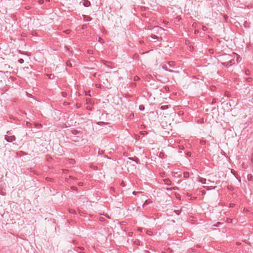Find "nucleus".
<instances>
[{
    "instance_id": "7ed1b4c3",
    "label": "nucleus",
    "mask_w": 253,
    "mask_h": 253,
    "mask_svg": "<svg viewBox=\"0 0 253 253\" xmlns=\"http://www.w3.org/2000/svg\"><path fill=\"white\" fill-rule=\"evenodd\" d=\"M83 3V5L85 7H89L90 5V2L88 0H82L80 3Z\"/></svg>"
},
{
    "instance_id": "f8f14e48",
    "label": "nucleus",
    "mask_w": 253,
    "mask_h": 253,
    "mask_svg": "<svg viewBox=\"0 0 253 253\" xmlns=\"http://www.w3.org/2000/svg\"><path fill=\"white\" fill-rule=\"evenodd\" d=\"M35 126L36 127L39 128H40L42 127V125L40 124L36 123Z\"/></svg>"
},
{
    "instance_id": "e433bc0d",
    "label": "nucleus",
    "mask_w": 253,
    "mask_h": 253,
    "mask_svg": "<svg viewBox=\"0 0 253 253\" xmlns=\"http://www.w3.org/2000/svg\"><path fill=\"white\" fill-rule=\"evenodd\" d=\"M67 171H68V170L65 169V171H64V173H66Z\"/></svg>"
},
{
    "instance_id": "a211bd4d",
    "label": "nucleus",
    "mask_w": 253,
    "mask_h": 253,
    "mask_svg": "<svg viewBox=\"0 0 253 253\" xmlns=\"http://www.w3.org/2000/svg\"><path fill=\"white\" fill-rule=\"evenodd\" d=\"M69 212L70 213H75L76 212V211L74 210H73V209H70L69 210Z\"/></svg>"
},
{
    "instance_id": "20e7f679",
    "label": "nucleus",
    "mask_w": 253,
    "mask_h": 253,
    "mask_svg": "<svg viewBox=\"0 0 253 253\" xmlns=\"http://www.w3.org/2000/svg\"><path fill=\"white\" fill-rule=\"evenodd\" d=\"M233 57L234 60L235 58H236L237 62L239 63L240 62L241 58L238 54L236 53H233Z\"/></svg>"
},
{
    "instance_id": "58836bf2",
    "label": "nucleus",
    "mask_w": 253,
    "mask_h": 253,
    "mask_svg": "<svg viewBox=\"0 0 253 253\" xmlns=\"http://www.w3.org/2000/svg\"><path fill=\"white\" fill-rule=\"evenodd\" d=\"M130 235H131V234H132V232L129 233Z\"/></svg>"
},
{
    "instance_id": "423d86ee",
    "label": "nucleus",
    "mask_w": 253,
    "mask_h": 253,
    "mask_svg": "<svg viewBox=\"0 0 253 253\" xmlns=\"http://www.w3.org/2000/svg\"><path fill=\"white\" fill-rule=\"evenodd\" d=\"M162 69H163L164 70L167 71H168L169 72H170V73H173V72H175L174 71L172 70H170V69H169L167 66L165 65V66H163L162 67Z\"/></svg>"
},
{
    "instance_id": "dca6fc26",
    "label": "nucleus",
    "mask_w": 253,
    "mask_h": 253,
    "mask_svg": "<svg viewBox=\"0 0 253 253\" xmlns=\"http://www.w3.org/2000/svg\"><path fill=\"white\" fill-rule=\"evenodd\" d=\"M47 76L49 79H52L54 76V75L52 74H48V75H47Z\"/></svg>"
},
{
    "instance_id": "c756f323",
    "label": "nucleus",
    "mask_w": 253,
    "mask_h": 253,
    "mask_svg": "<svg viewBox=\"0 0 253 253\" xmlns=\"http://www.w3.org/2000/svg\"><path fill=\"white\" fill-rule=\"evenodd\" d=\"M153 39H158V37L157 36H154V37H152Z\"/></svg>"
},
{
    "instance_id": "ddd939ff",
    "label": "nucleus",
    "mask_w": 253,
    "mask_h": 253,
    "mask_svg": "<svg viewBox=\"0 0 253 253\" xmlns=\"http://www.w3.org/2000/svg\"><path fill=\"white\" fill-rule=\"evenodd\" d=\"M169 64L170 66L173 67L174 65V62L173 61H170L169 62Z\"/></svg>"
},
{
    "instance_id": "6e6552de",
    "label": "nucleus",
    "mask_w": 253,
    "mask_h": 253,
    "mask_svg": "<svg viewBox=\"0 0 253 253\" xmlns=\"http://www.w3.org/2000/svg\"><path fill=\"white\" fill-rule=\"evenodd\" d=\"M151 203H152V201H151L150 200H147L145 201V202L143 204L142 206H143V207H144Z\"/></svg>"
},
{
    "instance_id": "ea45409f",
    "label": "nucleus",
    "mask_w": 253,
    "mask_h": 253,
    "mask_svg": "<svg viewBox=\"0 0 253 253\" xmlns=\"http://www.w3.org/2000/svg\"><path fill=\"white\" fill-rule=\"evenodd\" d=\"M130 235H131V234H132V232L129 233Z\"/></svg>"
},
{
    "instance_id": "4468645a",
    "label": "nucleus",
    "mask_w": 253,
    "mask_h": 253,
    "mask_svg": "<svg viewBox=\"0 0 253 253\" xmlns=\"http://www.w3.org/2000/svg\"><path fill=\"white\" fill-rule=\"evenodd\" d=\"M145 109V107L143 105H140L139 106V110L141 111H143Z\"/></svg>"
},
{
    "instance_id": "c9c22d12",
    "label": "nucleus",
    "mask_w": 253,
    "mask_h": 253,
    "mask_svg": "<svg viewBox=\"0 0 253 253\" xmlns=\"http://www.w3.org/2000/svg\"><path fill=\"white\" fill-rule=\"evenodd\" d=\"M67 171H68V170L65 169V171H64V173H66Z\"/></svg>"
},
{
    "instance_id": "9b49d317",
    "label": "nucleus",
    "mask_w": 253,
    "mask_h": 253,
    "mask_svg": "<svg viewBox=\"0 0 253 253\" xmlns=\"http://www.w3.org/2000/svg\"><path fill=\"white\" fill-rule=\"evenodd\" d=\"M66 65H67V66H68L69 67H72V63H71V61L70 60H68L66 62Z\"/></svg>"
},
{
    "instance_id": "9d476101",
    "label": "nucleus",
    "mask_w": 253,
    "mask_h": 253,
    "mask_svg": "<svg viewBox=\"0 0 253 253\" xmlns=\"http://www.w3.org/2000/svg\"><path fill=\"white\" fill-rule=\"evenodd\" d=\"M134 244L136 245H140V241L138 239H135L133 241Z\"/></svg>"
},
{
    "instance_id": "39448f33",
    "label": "nucleus",
    "mask_w": 253,
    "mask_h": 253,
    "mask_svg": "<svg viewBox=\"0 0 253 253\" xmlns=\"http://www.w3.org/2000/svg\"><path fill=\"white\" fill-rule=\"evenodd\" d=\"M84 20L86 22L90 21L92 20V18L87 15H83Z\"/></svg>"
},
{
    "instance_id": "cd10ccee",
    "label": "nucleus",
    "mask_w": 253,
    "mask_h": 253,
    "mask_svg": "<svg viewBox=\"0 0 253 253\" xmlns=\"http://www.w3.org/2000/svg\"><path fill=\"white\" fill-rule=\"evenodd\" d=\"M84 68H85V69H90V70H91V69H94L93 68H89V67H85Z\"/></svg>"
},
{
    "instance_id": "2eb2a0df",
    "label": "nucleus",
    "mask_w": 253,
    "mask_h": 253,
    "mask_svg": "<svg viewBox=\"0 0 253 253\" xmlns=\"http://www.w3.org/2000/svg\"><path fill=\"white\" fill-rule=\"evenodd\" d=\"M172 189H173V190H177V189H178V187H172V188H167L168 190H171Z\"/></svg>"
},
{
    "instance_id": "72a5a7b5",
    "label": "nucleus",
    "mask_w": 253,
    "mask_h": 253,
    "mask_svg": "<svg viewBox=\"0 0 253 253\" xmlns=\"http://www.w3.org/2000/svg\"><path fill=\"white\" fill-rule=\"evenodd\" d=\"M80 249H81V250H84V248L83 247H81V248H80Z\"/></svg>"
},
{
    "instance_id": "0eeeda50",
    "label": "nucleus",
    "mask_w": 253,
    "mask_h": 253,
    "mask_svg": "<svg viewBox=\"0 0 253 253\" xmlns=\"http://www.w3.org/2000/svg\"><path fill=\"white\" fill-rule=\"evenodd\" d=\"M164 181L166 185H170L171 184V182L169 179H165Z\"/></svg>"
},
{
    "instance_id": "4be33fe9",
    "label": "nucleus",
    "mask_w": 253,
    "mask_h": 253,
    "mask_svg": "<svg viewBox=\"0 0 253 253\" xmlns=\"http://www.w3.org/2000/svg\"><path fill=\"white\" fill-rule=\"evenodd\" d=\"M206 179H204L201 180V182L203 184H206Z\"/></svg>"
},
{
    "instance_id": "b1692460",
    "label": "nucleus",
    "mask_w": 253,
    "mask_h": 253,
    "mask_svg": "<svg viewBox=\"0 0 253 253\" xmlns=\"http://www.w3.org/2000/svg\"><path fill=\"white\" fill-rule=\"evenodd\" d=\"M139 79V78L138 77H137V76H135V77H134V80H135V81H137V80H138Z\"/></svg>"
},
{
    "instance_id": "f704fd0d",
    "label": "nucleus",
    "mask_w": 253,
    "mask_h": 253,
    "mask_svg": "<svg viewBox=\"0 0 253 253\" xmlns=\"http://www.w3.org/2000/svg\"><path fill=\"white\" fill-rule=\"evenodd\" d=\"M251 160L252 162H253V158H251Z\"/></svg>"
},
{
    "instance_id": "f03ea898",
    "label": "nucleus",
    "mask_w": 253,
    "mask_h": 253,
    "mask_svg": "<svg viewBox=\"0 0 253 253\" xmlns=\"http://www.w3.org/2000/svg\"><path fill=\"white\" fill-rule=\"evenodd\" d=\"M6 134H7L4 136V139L7 141V142H12L15 140V136L12 135V133L10 131H7L6 132Z\"/></svg>"
},
{
    "instance_id": "a878e982",
    "label": "nucleus",
    "mask_w": 253,
    "mask_h": 253,
    "mask_svg": "<svg viewBox=\"0 0 253 253\" xmlns=\"http://www.w3.org/2000/svg\"><path fill=\"white\" fill-rule=\"evenodd\" d=\"M77 132H78V130H74V131H73V133L74 134H77Z\"/></svg>"
},
{
    "instance_id": "412c9836",
    "label": "nucleus",
    "mask_w": 253,
    "mask_h": 253,
    "mask_svg": "<svg viewBox=\"0 0 253 253\" xmlns=\"http://www.w3.org/2000/svg\"><path fill=\"white\" fill-rule=\"evenodd\" d=\"M248 179H249V181H250V180H252V179H251V178H252V175H249L248 176Z\"/></svg>"
},
{
    "instance_id": "bb28decb",
    "label": "nucleus",
    "mask_w": 253,
    "mask_h": 253,
    "mask_svg": "<svg viewBox=\"0 0 253 253\" xmlns=\"http://www.w3.org/2000/svg\"><path fill=\"white\" fill-rule=\"evenodd\" d=\"M137 211H141V208L140 207H138L137 208Z\"/></svg>"
},
{
    "instance_id": "2f4dec72",
    "label": "nucleus",
    "mask_w": 253,
    "mask_h": 253,
    "mask_svg": "<svg viewBox=\"0 0 253 253\" xmlns=\"http://www.w3.org/2000/svg\"><path fill=\"white\" fill-rule=\"evenodd\" d=\"M132 194H133V195H136V194H137V192H135V191H133V192H132Z\"/></svg>"
},
{
    "instance_id": "1a4fd4ad",
    "label": "nucleus",
    "mask_w": 253,
    "mask_h": 253,
    "mask_svg": "<svg viewBox=\"0 0 253 253\" xmlns=\"http://www.w3.org/2000/svg\"><path fill=\"white\" fill-rule=\"evenodd\" d=\"M183 176L184 178H188L189 177L190 174L188 172L186 171L183 173Z\"/></svg>"
},
{
    "instance_id": "5701e85b",
    "label": "nucleus",
    "mask_w": 253,
    "mask_h": 253,
    "mask_svg": "<svg viewBox=\"0 0 253 253\" xmlns=\"http://www.w3.org/2000/svg\"><path fill=\"white\" fill-rule=\"evenodd\" d=\"M87 52L88 54H92L93 53V51L91 50H88Z\"/></svg>"
},
{
    "instance_id": "4c0bfd02",
    "label": "nucleus",
    "mask_w": 253,
    "mask_h": 253,
    "mask_svg": "<svg viewBox=\"0 0 253 253\" xmlns=\"http://www.w3.org/2000/svg\"><path fill=\"white\" fill-rule=\"evenodd\" d=\"M67 171H68V170L65 169V171H64V173H66Z\"/></svg>"
},
{
    "instance_id": "c85d7f7f",
    "label": "nucleus",
    "mask_w": 253,
    "mask_h": 253,
    "mask_svg": "<svg viewBox=\"0 0 253 253\" xmlns=\"http://www.w3.org/2000/svg\"><path fill=\"white\" fill-rule=\"evenodd\" d=\"M86 27V25H83L82 26V29H84Z\"/></svg>"
},
{
    "instance_id": "473e14b6",
    "label": "nucleus",
    "mask_w": 253,
    "mask_h": 253,
    "mask_svg": "<svg viewBox=\"0 0 253 253\" xmlns=\"http://www.w3.org/2000/svg\"><path fill=\"white\" fill-rule=\"evenodd\" d=\"M79 186H82L83 185V183H82V182L79 183Z\"/></svg>"
},
{
    "instance_id": "6ab92c4d",
    "label": "nucleus",
    "mask_w": 253,
    "mask_h": 253,
    "mask_svg": "<svg viewBox=\"0 0 253 253\" xmlns=\"http://www.w3.org/2000/svg\"><path fill=\"white\" fill-rule=\"evenodd\" d=\"M221 224H222L221 222H218L216 224L214 225V226L218 227Z\"/></svg>"
},
{
    "instance_id": "7c9ffc66",
    "label": "nucleus",
    "mask_w": 253,
    "mask_h": 253,
    "mask_svg": "<svg viewBox=\"0 0 253 253\" xmlns=\"http://www.w3.org/2000/svg\"><path fill=\"white\" fill-rule=\"evenodd\" d=\"M249 72H250V71L249 70H246V74L247 75H248L249 74Z\"/></svg>"
},
{
    "instance_id": "f257e3e1",
    "label": "nucleus",
    "mask_w": 253,
    "mask_h": 253,
    "mask_svg": "<svg viewBox=\"0 0 253 253\" xmlns=\"http://www.w3.org/2000/svg\"><path fill=\"white\" fill-rule=\"evenodd\" d=\"M223 60L226 61L222 63V65L223 66L229 67L232 65L234 64L235 62L232 55L230 54H224L222 55Z\"/></svg>"
},
{
    "instance_id": "f3484780",
    "label": "nucleus",
    "mask_w": 253,
    "mask_h": 253,
    "mask_svg": "<svg viewBox=\"0 0 253 253\" xmlns=\"http://www.w3.org/2000/svg\"><path fill=\"white\" fill-rule=\"evenodd\" d=\"M18 62H19V63L22 64L24 62V60L23 59H22V58H20L18 60Z\"/></svg>"
},
{
    "instance_id": "aec40b11",
    "label": "nucleus",
    "mask_w": 253,
    "mask_h": 253,
    "mask_svg": "<svg viewBox=\"0 0 253 253\" xmlns=\"http://www.w3.org/2000/svg\"><path fill=\"white\" fill-rule=\"evenodd\" d=\"M61 94H62V95L63 97H66V95H67V93H66V92H62L61 93Z\"/></svg>"
},
{
    "instance_id": "393cba45",
    "label": "nucleus",
    "mask_w": 253,
    "mask_h": 253,
    "mask_svg": "<svg viewBox=\"0 0 253 253\" xmlns=\"http://www.w3.org/2000/svg\"><path fill=\"white\" fill-rule=\"evenodd\" d=\"M71 188L74 190H75L77 189V188L75 186H72V187H71Z\"/></svg>"
}]
</instances>
